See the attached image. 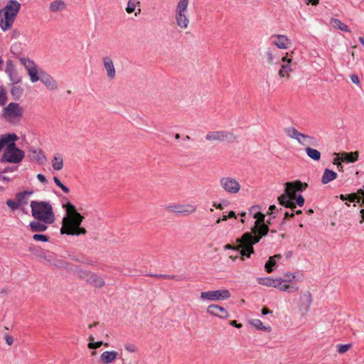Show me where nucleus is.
I'll return each mask as SVG.
<instances>
[{"instance_id":"obj_1","label":"nucleus","mask_w":364,"mask_h":364,"mask_svg":"<svg viewBox=\"0 0 364 364\" xmlns=\"http://www.w3.org/2000/svg\"><path fill=\"white\" fill-rule=\"evenodd\" d=\"M284 193L279 196L277 198L279 205L290 208L294 210L297 204L299 207H302L304 204L305 199L301 195L296 196V192H302L308 187V184L296 180L291 182H287L285 184Z\"/></svg>"},{"instance_id":"obj_2","label":"nucleus","mask_w":364,"mask_h":364,"mask_svg":"<svg viewBox=\"0 0 364 364\" xmlns=\"http://www.w3.org/2000/svg\"><path fill=\"white\" fill-rule=\"evenodd\" d=\"M63 207L66 209L67 215L63 218L60 233L68 235H85L87 230L81 227L84 216L77 211L75 206L70 202L63 205Z\"/></svg>"},{"instance_id":"obj_3","label":"nucleus","mask_w":364,"mask_h":364,"mask_svg":"<svg viewBox=\"0 0 364 364\" xmlns=\"http://www.w3.org/2000/svg\"><path fill=\"white\" fill-rule=\"evenodd\" d=\"M253 217L257 219L254 227L250 232L244 233L242 239V240L247 242L248 249L245 250L247 252V256L254 253L253 245L259 242L262 237L267 235L269 230L268 225L264 223L265 215L263 213L257 211ZM243 255H246V253L244 252Z\"/></svg>"},{"instance_id":"obj_4","label":"nucleus","mask_w":364,"mask_h":364,"mask_svg":"<svg viewBox=\"0 0 364 364\" xmlns=\"http://www.w3.org/2000/svg\"><path fill=\"white\" fill-rule=\"evenodd\" d=\"M3 139L6 141V144L0 161L11 164L21 162L25 156V153L23 150L18 149L15 144V141L18 139L17 135L14 133L4 134Z\"/></svg>"},{"instance_id":"obj_5","label":"nucleus","mask_w":364,"mask_h":364,"mask_svg":"<svg viewBox=\"0 0 364 364\" xmlns=\"http://www.w3.org/2000/svg\"><path fill=\"white\" fill-rule=\"evenodd\" d=\"M32 216L46 224H53L55 220L52 205L47 201L31 200L30 203Z\"/></svg>"},{"instance_id":"obj_6","label":"nucleus","mask_w":364,"mask_h":364,"mask_svg":"<svg viewBox=\"0 0 364 364\" xmlns=\"http://www.w3.org/2000/svg\"><path fill=\"white\" fill-rule=\"evenodd\" d=\"M21 9V4L16 0H9L6 5L0 10V27L4 31H8L14 23V21Z\"/></svg>"},{"instance_id":"obj_7","label":"nucleus","mask_w":364,"mask_h":364,"mask_svg":"<svg viewBox=\"0 0 364 364\" xmlns=\"http://www.w3.org/2000/svg\"><path fill=\"white\" fill-rule=\"evenodd\" d=\"M220 188L228 193H237L241 186L237 180L230 176H223L219 181Z\"/></svg>"},{"instance_id":"obj_8","label":"nucleus","mask_w":364,"mask_h":364,"mask_svg":"<svg viewBox=\"0 0 364 364\" xmlns=\"http://www.w3.org/2000/svg\"><path fill=\"white\" fill-rule=\"evenodd\" d=\"M232 132L225 131L210 132L205 135V139L209 141H224L233 142L236 139Z\"/></svg>"},{"instance_id":"obj_9","label":"nucleus","mask_w":364,"mask_h":364,"mask_svg":"<svg viewBox=\"0 0 364 364\" xmlns=\"http://www.w3.org/2000/svg\"><path fill=\"white\" fill-rule=\"evenodd\" d=\"M166 210L176 215H188L196 211V206L192 204H171Z\"/></svg>"},{"instance_id":"obj_10","label":"nucleus","mask_w":364,"mask_h":364,"mask_svg":"<svg viewBox=\"0 0 364 364\" xmlns=\"http://www.w3.org/2000/svg\"><path fill=\"white\" fill-rule=\"evenodd\" d=\"M230 297V293L228 289H218L202 292L200 298L209 301L225 300Z\"/></svg>"},{"instance_id":"obj_11","label":"nucleus","mask_w":364,"mask_h":364,"mask_svg":"<svg viewBox=\"0 0 364 364\" xmlns=\"http://www.w3.org/2000/svg\"><path fill=\"white\" fill-rule=\"evenodd\" d=\"M19 60L28 71V74L30 76V79L32 82L41 80V75H38L37 66L34 61L26 58H20Z\"/></svg>"},{"instance_id":"obj_12","label":"nucleus","mask_w":364,"mask_h":364,"mask_svg":"<svg viewBox=\"0 0 364 364\" xmlns=\"http://www.w3.org/2000/svg\"><path fill=\"white\" fill-rule=\"evenodd\" d=\"M23 109L16 102L9 103L4 109V116L6 117H10L13 119H18L21 118L23 115Z\"/></svg>"},{"instance_id":"obj_13","label":"nucleus","mask_w":364,"mask_h":364,"mask_svg":"<svg viewBox=\"0 0 364 364\" xmlns=\"http://www.w3.org/2000/svg\"><path fill=\"white\" fill-rule=\"evenodd\" d=\"M5 72L9 75V80L13 85H16L21 82V77L11 60H6Z\"/></svg>"},{"instance_id":"obj_14","label":"nucleus","mask_w":364,"mask_h":364,"mask_svg":"<svg viewBox=\"0 0 364 364\" xmlns=\"http://www.w3.org/2000/svg\"><path fill=\"white\" fill-rule=\"evenodd\" d=\"M103 67L106 71L107 77L109 80H114L116 77V70L111 57L106 55L102 58Z\"/></svg>"},{"instance_id":"obj_15","label":"nucleus","mask_w":364,"mask_h":364,"mask_svg":"<svg viewBox=\"0 0 364 364\" xmlns=\"http://www.w3.org/2000/svg\"><path fill=\"white\" fill-rule=\"evenodd\" d=\"M272 287L277 288L282 291H287L289 293H294L299 290V287L287 284L284 279L277 278L274 279Z\"/></svg>"},{"instance_id":"obj_16","label":"nucleus","mask_w":364,"mask_h":364,"mask_svg":"<svg viewBox=\"0 0 364 364\" xmlns=\"http://www.w3.org/2000/svg\"><path fill=\"white\" fill-rule=\"evenodd\" d=\"M242 236L240 238L237 239V242L238 243V245L237 246H232L230 244H228L224 246V249L225 250H235L240 251V253L241 255L240 259L244 260L243 257H246L249 258V257H250L251 255H250L249 256H247V254L243 255L245 252V250H247L248 249V245H247V242L242 240ZM247 252L245 251V253H247Z\"/></svg>"},{"instance_id":"obj_17","label":"nucleus","mask_w":364,"mask_h":364,"mask_svg":"<svg viewBox=\"0 0 364 364\" xmlns=\"http://www.w3.org/2000/svg\"><path fill=\"white\" fill-rule=\"evenodd\" d=\"M271 43L279 49H287L291 45V41L284 35L272 36Z\"/></svg>"},{"instance_id":"obj_18","label":"nucleus","mask_w":364,"mask_h":364,"mask_svg":"<svg viewBox=\"0 0 364 364\" xmlns=\"http://www.w3.org/2000/svg\"><path fill=\"white\" fill-rule=\"evenodd\" d=\"M41 81L50 90H55L58 87L57 81L49 74L44 71H41Z\"/></svg>"},{"instance_id":"obj_19","label":"nucleus","mask_w":364,"mask_h":364,"mask_svg":"<svg viewBox=\"0 0 364 364\" xmlns=\"http://www.w3.org/2000/svg\"><path fill=\"white\" fill-rule=\"evenodd\" d=\"M312 302V296L310 291H307L301 294L299 310L307 312L310 309Z\"/></svg>"},{"instance_id":"obj_20","label":"nucleus","mask_w":364,"mask_h":364,"mask_svg":"<svg viewBox=\"0 0 364 364\" xmlns=\"http://www.w3.org/2000/svg\"><path fill=\"white\" fill-rule=\"evenodd\" d=\"M207 312L221 318H226L229 316V314L225 309L217 304H211L208 306Z\"/></svg>"},{"instance_id":"obj_21","label":"nucleus","mask_w":364,"mask_h":364,"mask_svg":"<svg viewBox=\"0 0 364 364\" xmlns=\"http://www.w3.org/2000/svg\"><path fill=\"white\" fill-rule=\"evenodd\" d=\"M282 60L284 63L287 62V63L283 64L281 66V68L279 70V75L281 78L286 77L287 79H289L290 77V73L292 71L291 65H289L291 62V59H287V57H282Z\"/></svg>"},{"instance_id":"obj_22","label":"nucleus","mask_w":364,"mask_h":364,"mask_svg":"<svg viewBox=\"0 0 364 364\" xmlns=\"http://www.w3.org/2000/svg\"><path fill=\"white\" fill-rule=\"evenodd\" d=\"M175 18L177 26L183 29L188 28L189 24V19L186 15V12L176 11Z\"/></svg>"},{"instance_id":"obj_23","label":"nucleus","mask_w":364,"mask_h":364,"mask_svg":"<svg viewBox=\"0 0 364 364\" xmlns=\"http://www.w3.org/2000/svg\"><path fill=\"white\" fill-rule=\"evenodd\" d=\"M118 355V352L114 350L105 351L101 354L100 360L102 364H109L113 363Z\"/></svg>"},{"instance_id":"obj_24","label":"nucleus","mask_w":364,"mask_h":364,"mask_svg":"<svg viewBox=\"0 0 364 364\" xmlns=\"http://www.w3.org/2000/svg\"><path fill=\"white\" fill-rule=\"evenodd\" d=\"M28 156L35 159L40 164H43L46 160V156L41 149H29Z\"/></svg>"},{"instance_id":"obj_25","label":"nucleus","mask_w":364,"mask_h":364,"mask_svg":"<svg viewBox=\"0 0 364 364\" xmlns=\"http://www.w3.org/2000/svg\"><path fill=\"white\" fill-rule=\"evenodd\" d=\"M337 177V173L334 172L333 171H331L328 168H326L323 171L322 178H321V183L323 184H327L329 182L333 181Z\"/></svg>"},{"instance_id":"obj_26","label":"nucleus","mask_w":364,"mask_h":364,"mask_svg":"<svg viewBox=\"0 0 364 364\" xmlns=\"http://www.w3.org/2000/svg\"><path fill=\"white\" fill-rule=\"evenodd\" d=\"M47 225L41 221L34 220L30 223L29 227L32 232H44L48 229Z\"/></svg>"},{"instance_id":"obj_27","label":"nucleus","mask_w":364,"mask_h":364,"mask_svg":"<svg viewBox=\"0 0 364 364\" xmlns=\"http://www.w3.org/2000/svg\"><path fill=\"white\" fill-rule=\"evenodd\" d=\"M285 134L289 138L296 139L299 143H301V134L296 129L292 127H287L284 129Z\"/></svg>"},{"instance_id":"obj_28","label":"nucleus","mask_w":364,"mask_h":364,"mask_svg":"<svg viewBox=\"0 0 364 364\" xmlns=\"http://www.w3.org/2000/svg\"><path fill=\"white\" fill-rule=\"evenodd\" d=\"M33 193L32 191H24L23 192L18 193L16 194V200L21 207L23 205H26L28 203V196H31Z\"/></svg>"},{"instance_id":"obj_29","label":"nucleus","mask_w":364,"mask_h":364,"mask_svg":"<svg viewBox=\"0 0 364 364\" xmlns=\"http://www.w3.org/2000/svg\"><path fill=\"white\" fill-rule=\"evenodd\" d=\"M52 166L55 171H60L63 168V159L60 154H55L52 160Z\"/></svg>"},{"instance_id":"obj_30","label":"nucleus","mask_w":364,"mask_h":364,"mask_svg":"<svg viewBox=\"0 0 364 364\" xmlns=\"http://www.w3.org/2000/svg\"><path fill=\"white\" fill-rule=\"evenodd\" d=\"M249 323L254 328H255L257 330L262 331H267L270 332L272 331L271 326H264L263 323L259 319H252L249 321Z\"/></svg>"},{"instance_id":"obj_31","label":"nucleus","mask_w":364,"mask_h":364,"mask_svg":"<svg viewBox=\"0 0 364 364\" xmlns=\"http://www.w3.org/2000/svg\"><path fill=\"white\" fill-rule=\"evenodd\" d=\"M342 161L348 163H354L358 159V152L354 151V152H350V153H343L341 154Z\"/></svg>"},{"instance_id":"obj_32","label":"nucleus","mask_w":364,"mask_h":364,"mask_svg":"<svg viewBox=\"0 0 364 364\" xmlns=\"http://www.w3.org/2000/svg\"><path fill=\"white\" fill-rule=\"evenodd\" d=\"M89 284H92L95 287L101 288L105 285V283L102 278L100 277L99 276L93 273L92 275L91 276V279L89 282Z\"/></svg>"},{"instance_id":"obj_33","label":"nucleus","mask_w":364,"mask_h":364,"mask_svg":"<svg viewBox=\"0 0 364 364\" xmlns=\"http://www.w3.org/2000/svg\"><path fill=\"white\" fill-rule=\"evenodd\" d=\"M65 4L63 1L57 0L50 3V10L53 12H56L58 11H62L65 9Z\"/></svg>"},{"instance_id":"obj_34","label":"nucleus","mask_w":364,"mask_h":364,"mask_svg":"<svg viewBox=\"0 0 364 364\" xmlns=\"http://www.w3.org/2000/svg\"><path fill=\"white\" fill-rule=\"evenodd\" d=\"M331 23H333V26L335 28L348 33L350 32V30L348 28V26L338 18H331Z\"/></svg>"},{"instance_id":"obj_35","label":"nucleus","mask_w":364,"mask_h":364,"mask_svg":"<svg viewBox=\"0 0 364 364\" xmlns=\"http://www.w3.org/2000/svg\"><path fill=\"white\" fill-rule=\"evenodd\" d=\"M306 155L311 159L314 161H319L321 159V153L313 148L311 147H306Z\"/></svg>"},{"instance_id":"obj_36","label":"nucleus","mask_w":364,"mask_h":364,"mask_svg":"<svg viewBox=\"0 0 364 364\" xmlns=\"http://www.w3.org/2000/svg\"><path fill=\"white\" fill-rule=\"evenodd\" d=\"M265 57L267 58V62L268 64L269 65H273V64H277L279 63V57H276L274 54H273V52L272 50L269 48L266 53H265Z\"/></svg>"},{"instance_id":"obj_37","label":"nucleus","mask_w":364,"mask_h":364,"mask_svg":"<svg viewBox=\"0 0 364 364\" xmlns=\"http://www.w3.org/2000/svg\"><path fill=\"white\" fill-rule=\"evenodd\" d=\"M301 143L300 144L305 145H315L316 144V140L314 136L304 134L301 133Z\"/></svg>"},{"instance_id":"obj_38","label":"nucleus","mask_w":364,"mask_h":364,"mask_svg":"<svg viewBox=\"0 0 364 364\" xmlns=\"http://www.w3.org/2000/svg\"><path fill=\"white\" fill-rule=\"evenodd\" d=\"M92 272H89V271H85V270H82V269H80V270H77V276L82 279V280H85L87 282L89 283L90 279H91V276L92 275Z\"/></svg>"},{"instance_id":"obj_39","label":"nucleus","mask_w":364,"mask_h":364,"mask_svg":"<svg viewBox=\"0 0 364 364\" xmlns=\"http://www.w3.org/2000/svg\"><path fill=\"white\" fill-rule=\"evenodd\" d=\"M265 270L267 273H271L273 272L274 268L277 267V262L272 257H270L268 261L265 264Z\"/></svg>"},{"instance_id":"obj_40","label":"nucleus","mask_w":364,"mask_h":364,"mask_svg":"<svg viewBox=\"0 0 364 364\" xmlns=\"http://www.w3.org/2000/svg\"><path fill=\"white\" fill-rule=\"evenodd\" d=\"M189 0H179L177 4L176 11L186 12Z\"/></svg>"},{"instance_id":"obj_41","label":"nucleus","mask_w":364,"mask_h":364,"mask_svg":"<svg viewBox=\"0 0 364 364\" xmlns=\"http://www.w3.org/2000/svg\"><path fill=\"white\" fill-rule=\"evenodd\" d=\"M140 2L138 0H129L127 2V6L126 8V11L128 14H132L136 9V6L139 5Z\"/></svg>"},{"instance_id":"obj_42","label":"nucleus","mask_w":364,"mask_h":364,"mask_svg":"<svg viewBox=\"0 0 364 364\" xmlns=\"http://www.w3.org/2000/svg\"><path fill=\"white\" fill-rule=\"evenodd\" d=\"M23 93V89L19 86L13 85L11 89V94L14 99H18Z\"/></svg>"},{"instance_id":"obj_43","label":"nucleus","mask_w":364,"mask_h":364,"mask_svg":"<svg viewBox=\"0 0 364 364\" xmlns=\"http://www.w3.org/2000/svg\"><path fill=\"white\" fill-rule=\"evenodd\" d=\"M274 279L272 277H261L258 278V283L261 285L268 287H272Z\"/></svg>"},{"instance_id":"obj_44","label":"nucleus","mask_w":364,"mask_h":364,"mask_svg":"<svg viewBox=\"0 0 364 364\" xmlns=\"http://www.w3.org/2000/svg\"><path fill=\"white\" fill-rule=\"evenodd\" d=\"M150 277H158V278H161V279H176V280H181V279H179L177 276L176 275H169V274H149Z\"/></svg>"},{"instance_id":"obj_45","label":"nucleus","mask_w":364,"mask_h":364,"mask_svg":"<svg viewBox=\"0 0 364 364\" xmlns=\"http://www.w3.org/2000/svg\"><path fill=\"white\" fill-rule=\"evenodd\" d=\"M351 344H339L338 345V352L340 354L345 353L351 348Z\"/></svg>"},{"instance_id":"obj_46","label":"nucleus","mask_w":364,"mask_h":364,"mask_svg":"<svg viewBox=\"0 0 364 364\" xmlns=\"http://www.w3.org/2000/svg\"><path fill=\"white\" fill-rule=\"evenodd\" d=\"M33 239L36 241H41L43 242H48L49 240V237L47 235L41 234H34L33 235Z\"/></svg>"},{"instance_id":"obj_47","label":"nucleus","mask_w":364,"mask_h":364,"mask_svg":"<svg viewBox=\"0 0 364 364\" xmlns=\"http://www.w3.org/2000/svg\"><path fill=\"white\" fill-rule=\"evenodd\" d=\"M347 200L350 202L360 203L361 201V198L358 196L357 193H350L347 195Z\"/></svg>"},{"instance_id":"obj_48","label":"nucleus","mask_w":364,"mask_h":364,"mask_svg":"<svg viewBox=\"0 0 364 364\" xmlns=\"http://www.w3.org/2000/svg\"><path fill=\"white\" fill-rule=\"evenodd\" d=\"M6 205L12 210H15L16 209H18L20 207L16 201V200H6Z\"/></svg>"},{"instance_id":"obj_49","label":"nucleus","mask_w":364,"mask_h":364,"mask_svg":"<svg viewBox=\"0 0 364 364\" xmlns=\"http://www.w3.org/2000/svg\"><path fill=\"white\" fill-rule=\"evenodd\" d=\"M284 277H285V279H284L285 282L287 284V283L292 282V280L296 278V275L294 273L288 272L285 273Z\"/></svg>"},{"instance_id":"obj_50","label":"nucleus","mask_w":364,"mask_h":364,"mask_svg":"<svg viewBox=\"0 0 364 364\" xmlns=\"http://www.w3.org/2000/svg\"><path fill=\"white\" fill-rule=\"evenodd\" d=\"M103 344H104V343L102 341L90 342L87 344V347L90 349H97V348L101 347Z\"/></svg>"},{"instance_id":"obj_51","label":"nucleus","mask_w":364,"mask_h":364,"mask_svg":"<svg viewBox=\"0 0 364 364\" xmlns=\"http://www.w3.org/2000/svg\"><path fill=\"white\" fill-rule=\"evenodd\" d=\"M5 341H6V344L9 346H11L13 344V343H14L13 337L9 335V334H6L5 335Z\"/></svg>"},{"instance_id":"obj_52","label":"nucleus","mask_w":364,"mask_h":364,"mask_svg":"<svg viewBox=\"0 0 364 364\" xmlns=\"http://www.w3.org/2000/svg\"><path fill=\"white\" fill-rule=\"evenodd\" d=\"M294 210H292L291 213H289V211H286L285 213H284V217L283 218V220L282 222V224H284L285 220L288 218H292L294 216Z\"/></svg>"},{"instance_id":"obj_53","label":"nucleus","mask_w":364,"mask_h":364,"mask_svg":"<svg viewBox=\"0 0 364 364\" xmlns=\"http://www.w3.org/2000/svg\"><path fill=\"white\" fill-rule=\"evenodd\" d=\"M333 164L334 165H336L337 166V168H338V170L341 171L343 169V166L340 161V159L339 158H335L333 159Z\"/></svg>"},{"instance_id":"obj_54","label":"nucleus","mask_w":364,"mask_h":364,"mask_svg":"<svg viewBox=\"0 0 364 364\" xmlns=\"http://www.w3.org/2000/svg\"><path fill=\"white\" fill-rule=\"evenodd\" d=\"M6 102V97L4 92L0 91V105H4Z\"/></svg>"},{"instance_id":"obj_55","label":"nucleus","mask_w":364,"mask_h":364,"mask_svg":"<svg viewBox=\"0 0 364 364\" xmlns=\"http://www.w3.org/2000/svg\"><path fill=\"white\" fill-rule=\"evenodd\" d=\"M350 80L352 81L353 83L357 85H359L360 84V80H359V77L357 75H352L350 76Z\"/></svg>"},{"instance_id":"obj_56","label":"nucleus","mask_w":364,"mask_h":364,"mask_svg":"<svg viewBox=\"0 0 364 364\" xmlns=\"http://www.w3.org/2000/svg\"><path fill=\"white\" fill-rule=\"evenodd\" d=\"M37 178L39 181H41V183H46L48 182L46 178L45 177V176L42 173H38L37 175Z\"/></svg>"},{"instance_id":"obj_57","label":"nucleus","mask_w":364,"mask_h":364,"mask_svg":"<svg viewBox=\"0 0 364 364\" xmlns=\"http://www.w3.org/2000/svg\"><path fill=\"white\" fill-rule=\"evenodd\" d=\"M125 349L131 353H134L136 351V347L133 345H129L125 346Z\"/></svg>"},{"instance_id":"obj_58","label":"nucleus","mask_w":364,"mask_h":364,"mask_svg":"<svg viewBox=\"0 0 364 364\" xmlns=\"http://www.w3.org/2000/svg\"><path fill=\"white\" fill-rule=\"evenodd\" d=\"M6 141L3 139V135L0 137V151L5 146Z\"/></svg>"},{"instance_id":"obj_59","label":"nucleus","mask_w":364,"mask_h":364,"mask_svg":"<svg viewBox=\"0 0 364 364\" xmlns=\"http://www.w3.org/2000/svg\"><path fill=\"white\" fill-rule=\"evenodd\" d=\"M259 206L255 205L251 208L250 213L255 215V213H257V211H259Z\"/></svg>"},{"instance_id":"obj_60","label":"nucleus","mask_w":364,"mask_h":364,"mask_svg":"<svg viewBox=\"0 0 364 364\" xmlns=\"http://www.w3.org/2000/svg\"><path fill=\"white\" fill-rule=\"evenodd\" d=\"M319 2V0H307L306 4H312L313 6H316Z\"/></svg>"},{"instance_id":"obj_61","label":"nucleus","mask_w":364,"mask_h":364,"mask_svg":"<svg viewBox=\"0 0 364 364\" xmlns=\"http://www.w3.org/2000/svg\"><path fill=\"white\" fill-rule=\"evenodd\" d=\"M261 313L262 315L265 316L270 314L271 311H269L267 307H264L262 308Z\"/></svg>"},{"instance_id":"obj_62","label":"nucleus","mask_w":364,"mask_h":364,"mask_svg":"<svg viewBox=\"0 0 364 364\" xmlns=\"http://www.w3.org/2000/svg\"><path fill=\"white\" fill-rule=\"evenodd\" d=\"M230 325H232V326H235V327H236V328H241V327H242V324H241V323H237V322L235 320L232 321L230 322Z\"/></svg>"},{"instance_id":"obj_63","label":"nucleus","mask_w":364,"mask_h":364,"mask_svg":"<svg viewBox=\"0 0 364 364\" xmlns=\"http://www.w3.org/2000/svg\"><path fill=\"white\" fill-rule=\"evenodd\" d=\"M277 208L274 205H271L269 208V211L267 212V214H272L273 213V211L276 210Z\"/></svg>"},{"instance_id":"obj_64","label":"nucleus","mask_w":364,"mask_h":364,"mask_svg":"<svg viewBox=\"0 0 364 364\" xmlns=\"http://www.w3.org/2000/svg\"><path fill=\"white\" fill-rule=\"evenodd\" d=\"M360 214L361 217V220L360 221V223H364V209H361L360 210Z\"/></svg>"}]
</instances>
